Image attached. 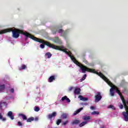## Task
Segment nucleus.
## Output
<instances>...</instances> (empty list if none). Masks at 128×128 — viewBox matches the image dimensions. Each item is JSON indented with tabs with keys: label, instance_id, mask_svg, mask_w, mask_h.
Here are the masks:
<instances>
[{
	"label": "nucleus",
	"instance_id": "1",
	"mask_svg": "<svg viewBox=\"0 0 128 128\" xmlns=\"http://www.w3.org/2000/svg\"><path fill=\"white\" fill-rule=\"evenodd\" d=\"M64 52L65 54H68V56L70 58H71L72 62H74L75 64H76L78 66H80L83 74L86 73V72H92V74H96L99 76L100 78H102V80H104V82H106L109 86H112V83L110 80H108L106 77V76H104V75L101 72H96V70H94V69L88 68L86 67V66H85L84 64H82L81 63L78 62V61L76 59V58H74V56L72 55V52H69L66 50V51H65Z\"/></svg>",
	"mask_w": 128,
	"mask_h": 128
},
{
	"label": "nucleus",
	"instance_id": "2",
	"mask_svg": "<svg viewBox=\"0 0 128 128\" xmlns=\"http://www.w3.org/2000/svg\"><path fill=\"white\" fill-rule=\"evenodd\" d=\"M12 32V36L14 38H19L20 34H24V36H26V40H27V38H32V40H36L37 42H40V41H38V38H36V36L32 35L30 34L24 32L22 30H20L18 28L13 30L12 28H9L2 30L1 31H0V34H6V32Z\"/></svg>",
	"mask_w": 128,
	"mask_h": 128
},
{
	"label": "nucleus",
	"instance_id": "3",
	"mask_svg": "<svg viewBox=\"0 0 128 128\" xmlns=\"http://www.w3.org/2000/svg\"><path fill=\"white\" fill-rule=\"evenodd\" d=\"M45 44L47 46H48L49 48H54V50H61V52H65L66 50V49H62V46H56L54 44H52L48 42H47L45 43Z\"/></svg>",
	"mask_w": 128,
	"mask_h": 128
},
{
	"label": "nucleus",
	"instance_id": "4",
	"mask_svg": "<svg viewBox=\"0 0 128 128\" xmlns=\"http://www.w3.org/2000/svg\"><path fill=\"white\" fill-rule=\"evenodd\" d=\"M52 34H56V32H58V34H62L63 36H66V32H64V30L62 29H60L58 28H53L52 30Z\"/></svg>",
	"mask_w": 128,
	"mask_h": 128
},
{
	"label": "nucleus",
	"instance_id": "5",
	"mask_svg": "<svg viewBox=\"0 0 128 128\" xmlns=\"http://www.w3.org/2000/svg\"><path fill=\"white\" fill-rule=\"evenodd\" d=\"M94 98L95 102H100V100L102 98V93H100V92H97L96 96H94Z\"/></svg>",
	"mask_w": 128,
	"mask_h": 128
},
{
	"label": "nucleus",
	"instance_id": "6",
	"mask_svg": "<svg viewBox=\"0 0 128 128\" xmlns=\"http://www.w3.org/2000/svg\"><path fill=\"white\" fill-rule=\"evenodd\" d=\"M36 38L38 39V41H36V40H35V42H40V44H42L40 45V48H44V44L45 46H46V44H46V42H48L44 41L42 39H40L36 37Z\"/></svg>",
	"mask_w": 128,
	"mask_h": 128
},
{
	"label": "nucleus",
	"instance_id": "7",
	"mask_svg": "<svg viewBox=\"0 0 128 128\" xmlns=\"http://www.w3.org/2000/svg\"><path fill=\"white\" fill-rule=\"evenodd\" d=\"M123 102V104L124 106V108H125V110L126 112H128V106L126 105V100H124V98L123 96L122 95V93L119 94Z\"/></svg>",
	"mask_w": 128,
	"mask_h": 128
},
{
	"label": "nucleus",
	"instance_id": "8",
	"mask_svg": "<svg viewBox=\"0 0 128 128\" xmlns=\"http://www.w3.org/2000/svg\"><path fill=\"white\" fill-rule=\"evenodd\" d=\"M56 112H54L52 114H49L48 115V118L52 120V118H56Z\"/></svg>",
	"mask_w": 128,
	"mask_h": 128
},
{
	"label": "nucleus",
	"instance_id": "9",
	"mask_svg": "<svg viewBox=\"0 0 128 128\" xmlns=\"http://www.w3.org/2000/svg\"><path fill=\"white\" fill-rule=\"evenodd\" d=\"M114 90H116V86L114 85L110 89V94L112 96H114Z\"/></svg>",
	"mask_w": 128,
	"mask_h": 128
},
{
	"label": "nucleus",
	"instance_id": "10",
	"mask_svg": "<svg viewBox=\"0 0 128 128\" xmlns=\"http://www.w3.org/2000/svg\"><path fill=\"white\" fill-rule=\"evenodd\" d=\"M125 122H128V111L122 112Z\"/></svg>",
	"mask_w": 128,
	"mask_h": 128
},
{
	"label": "nucleus",
	"instance_id": "11",
	"mask_svg": "<svg viewBox=\"0 0 128 128\" xmlns=\"http://www.w3.org/2000/svg\"><path fill=\"white\" fill-rule=\"evenodd\" d=\"M53 42L55 44H62V41L60 40V38H58V37H55L53 40Z\"/></svg>",
	"mask_w": 128,
	"mask_h": 128
},
{
	"label": "nucleus",
	"instance_id": "12",
	"mask_svg": "<svg viewBox=\"0 0 128 128\" xmlns=\"http://www.w3.org/2000/svg\"><path fill=\"white\" fill-rule=\"evenodd\" d=\"M8 116L10 118V120H14V117L12 115V111L8 112Z\"/></svg>",
	"mask_w": 128,
	"mask_h": 128
},
{
	"label": "nucleus",
	"instance_id": "13",
	"mask_svg": "<svg viewBox=\"0 0 128 128\" xmlns=\"http://www.w3.org/2000/svg\"><path fill=\"white\" fill-rule=\"evenodd\" d=\"M78 98L80 99V100H82L83 102H86V100H88V98H84L82 95L78 96Z\"/></svg>",
	"mask_w": 128,
	"mask_h": 128
},
{
	"label": "nucleus",
	"instance_id": "14",
	"mask_svg": "<svg viewBox=\"0 0 128 128\" xmlns=\"http://www.w3.org/2000/svg\"><path fill=\"white\" fill-rule=\"evenodd\" d=\"M81 90H80V88H75L74 91V94H80Z\"/></svg>",
	"mask_w": 128,
	"mask_h": 128
},
{
	"label": "nucleus",
	"instance_id": "15",
	"mask_svg": "<svg viewBox=\"0 0 128 128\" xmlns=\"http://www.w3.org/2000/svg\"><path fill=\"white\" fill-rule=\"evenodd\" d=\"M82 110H84L83 108H81L79 109H78L76 111L74 112V116H76V114H78L79 112H82Z\"/></svg>",
	"mask_w": 128,
	"mask_h": 128
},
{
	"label": "nucleus",
	"instance_id": "16",
	"mask_svg": "<svg viewBox=\"0 0 128 128\" xmlns=\"http://www.w3.org/2000/svg\"><path fill=\"white\" fill-rule=\"evenodd\" d=\"M56 80V76H52L49 78V82H52L54 80Z\"/></svg>",
	"mask_w": 128,
	"mask_h": 128
},
{
	"label": "nucleus",
	"instance_id": "17",
	"mask_svg": "<svg viewBox=\"0 0 128 128\" xmlns=\"http://www.w3.org/2000/svg\"><path fill=\"white\" fill-rule=\"evenodd\" d=\"M80 122V121L78 120H74L71 124L72 126H74V124H78Z\"/></svg>",
	"mask_w": 128,
	"mask_h": 128
},
{
	"label": "nucleus",
	"instance_id": "18",
	"mask_svg": "<svg viewBox=\"0 0 128 128\" xmlns=\"http://www.w3.org/2000/svg\"><path fill=\"white\" fill-rule=\"evenodd\" d=\"M19 116H22L23 120H28L26 116L22 114H19Z\"/></svg>",
	"mask_w": 128,
	"mask_h": 128
},
{
	"label": "nucleus",
	"instance_id": "19",
	"mask_svg": "<svg viewBox=\"0 0 128 128\" xmlns=\"http://www.w3.org/2000/svg\"><path fill=\"white\" fill-rule=\"evenodd\" d=\"M33 120H34V118L32 116V117L28 118V119H27L26 122H33Z\"/></svg>",
	"mask_w": 128,
	"mask_h": 128
},
{
	"label": "nucleus",
	"instance_id": "20",
	"mask_svg": "<svg viewBox=\"0 0 128 128\" xmlns=\"http://www.w3.org/2000/svg\"><path fill=\"white\" fill-rule=\"evenodd\" d=\"M84 120H90V116H84L82 118Z\"/></svg>",
	"mask_w": 128,
	"mask_h": 128
},
{
	"label": "nucleus",
	"instance_id": "21",
	"mask_svg": "<svg viewBox=\"0 0 128 128\" xmlns=\"http://www.w3.org/2000/svg\"><path fill=\"white\" fill-rule=\"evenodd\" d=\"M45 56H46L48 57V58H52V54H50V52H48L46 53Z\"/></svg>",
	"mask_w": 128,
	"mask_h": 128
},
{
	"label": "nucleus",
	"instance_id": "22",
	"mask_svg": "<svg viewBox=\"0 0 128 128\" xmlns=\"http://www.w3.org/2000/svg\"><path fill=\"white\" fill-rule=\"evenodd\" d=\"M88 124V122H83L79 124V126H80V128H82V126H85V124Z\"/></svg>",
	"mask_w": 128,
	"mask_h": 128
},
{
	"label": "nucleus",
	"instance_id": "23",
	"mask_svg": "<svg viewBox=\"0 0 128 128\" xmlns=\"http://www.w3.org/2000/svg\"><path fill=\"white\" fill-rule=\"evenodd\" d=\"M0 120H2V122H6V118H2V113H0Z\"/></svg>",
	"mask_w": 128,
	"mask_h": 128
},
{
	"label": "nucleus",
	"instance_id": "24",
	"mask_svg": "<svg viewBox=\"0 0 128 128\" xmlns=\"http://www.w3.org/2000/svg\"><path fill=\"white\" fill-rule=\"evenodd\" d=\"M26 66L23 64L21 67L19 68V70H26Z\"/></svg>",
	"mask_w": 128,
	"mask_h": 128
},
{
	"label": "nucleus",
	"instance_id": "25",
	"mask_svg": "<svg viewBox=\"0 0 128 128\" xmlns=\"http://www.w3.org/2000/svg\"><path fill=\"white\" fill-rule=\"evenodd\" d=\"M6 88V86L4 84L0 85V92H2V90H4Z\"/></svg>",
	"mask_w": 128,
	"mask_h": 128
},
{
	"label": "nucleus",
	"instance_id": "26",
	"mask_svg": "<svg viewBox=\"0 0 128 128\" xmlns=\"http://www.w3.org/2000/svg\"><path fill=\"white\" fill-rule=\"evenodd\" d=\"M62 118H63V120H66V118H68V115H66V114H63L62 115Z\"/></svg>",
	"mask_w": 128,
	"mask_h": 128
},
{
	"label": "nucleus",
	"instance_id": "27",
	"mask_svg": "<svg viewBox=\"0 0 128 128\" xmlns=\"http://www.w3.org/2000/svg\"><path fill=\"white\" fill-rule=\"evenodd\" d=\"M114 90H116V92H117V94H122L120 92V90L116 88V86H115V89Z\"/></svg>",
	"mask_w": 128,
	"mask_h": 128
},
{
	"label": "nucleus",
	"instance_id": "28",
	"mask_svg": "<svg viewBox=\"0 0 128 128\" xmlns=\"http://www.w3.org/2000/svg\"><path fill=\"white\" fill-rule=\"evenodd\" d=\"M108 108H112V110H116V108L114 107V106H112V104L108 106Z\"/></svg>",
	"mask_w": 128,
	"mask_h": 128
},
{
	"label": "nucleus",
	"instance_id": "29",
	"mask_svg": "<svg viewBox=\"0 0 128 128\" xmlns=\"http://www.w3.org/2000/svg\"><path fill=\"white\" fill-rule=\"evenodd\" d=\"M82 62H84V64H88V60H86V58H84V57L82 58Z\"/></svg>",
	"mask_w": 128,
	"mask_h": 128
},
{
	"label": "nucleus",
	"instance_id": "30",
	"mask_svg": "<svg viewBox=\"0 0 128 128\" xmlns=\"http://www.w3.org/2000/svg\"><path fill=\"white\" fill-rule=\"evenodd\" d=\"M34 110L35 112H40V108L38 106H35L34 108Z\"/></svg>",
	"mask_w": 128,
	"mask_h": 128
},
{
	"label": "nucleus",
	"instance_id": "31",
	"mask_svg": "<svg viewBox=\"0 0 128 128\" xmlns=\"http://www.w3.org/2000/svg\"><path fill=\"white\" fill-rule=\"evenodd\" d=\"M62 122V120L58 119L56 122V124L57 126H60V124Z\"/></svg>",
	"mask_w": 128,
	"mask_h": 128
},
{
	"label": "nucleus",
	"instance_id": "32",
	"mask_svg": "<svg viewBox=\"0 0 128 128\" xmlns=\"http://www.w3.org/2000/svg\"><path fill=\"white\" fill-rule=\"evenodd\" d=\"M92 114H100V112H96V111H94L92 112Z\"/></svg>",
	"mask_w": 128,
	"mask_h": 128
},
{
	"label": "nucleus",
	"instance_id": "33",
	"mask_svg": "<svg viewBox=\"0 0 128 128\" xmlns=\"http://www.w3.org/2000/svg\"><path fill=\"white\" fill-rule=\"evenodd\" d=\"M68 98V96H64L62 98V102H64V100H66V98Z\"/></svg>",
	"mask_w": 128,
	"mask_h": 128
},
{
	"label": "nucleus",
	"instance_id": "34",
	"mask_svg": "<svg viewBox=\"0 0 128 128\" xmlns=\"http://www.w3.org/2000/svg\"><path fill=\"white\" fill-rule=\"evenodd\" d=\"M68 120H66L62 124V126H66V124H68Z\"/></svg>",
	"mask_w": 128,
	"mask_h": 128
},
{
	"label": "nucleus",
	"instance_id": "35",
	"mask_svg": "<svg viewBox=\"0 0 128 128\" xmlns=\"http://www.w3.org/2000/svg\"><path fill=\"white\" fill-rule=\"evenodd\" d=\"M18 126H22V122L19 121L18 122Z\"/></svg>",
	"mask_w": 128,
	"mask_h": 128
},
{
	"label": "nucleus",
	"instance_id": "36",
	"mask_svg": "<svg viewBox=\"0 0 128 128\" xmlns=\"http://www.w3.org/2000/svg\"><path fill=\"white\" fill-rule=\"evenodd\" d=\"M86 74H85L84 76L81 79V80H86Z\"/></svg>",
	"mask_w": 128,
	"mask_h": 128
},
{
	"label": "nucleus",
	"instance_id": "37",
	"mask_svg": "<svg viewBox=\"0 0 128 128\" xmlns=\"http://www.w3.org/2000/svg\"><path fill=\"white\" fill-rule=\"evenodd\" d=\"M66 100L67 102H70V98H68V97L66 99Z\"/></svg>",
	"mask_w": 128,
	"mask_h": 128
},
{
	"label": "nucleus",
	"instance_id": "38",
	"mask_svg": "<svg viewBox=\"0 0 128 128\" xmlns=\"http://www.w3.org/2000/svg\"><path fill=\"white\" fill-rule=\"evenodd\" d=\"M120 108H121V110H122V108H124V105L120 104Z\"/></svg>",
	"mask_w": 128,
	"mask_h": 128
},
{
	"label": "nucleus",
	"instance_id": "39",
	"mask_svg": "<svg viewBox=\"0 0 128 128\" xmlns=\"http://www.w3.org/2000/svg\"><path fill=\"white\" fill-rule=\"evenodd\" d=\"M10 92L13 93L14 92V88H12V89L10 90Z\"/></svg>",
	"mask_w": 128,
	"mask_h": 128
},
{
	"label": "nucleus",
	"instance_id": "40",
	"mask_svg": "<svg viewBox=\"0 0 128 128\" xmlns=\"http://www.w3.org/2000/svg\"><path fill=\"white\" fill-rule=\"evenodd\" d=\"M34 120L36 122H38V117L35 118H34Z\"/></svg>",
	"mask_w": 128,
	"mask_h": 128
},
{
	"label": "nucleus",
	"instance_id": "41",
	"mask_svg": "<svg viewBox=\"0 0 128 128\" xmlns=\"http://www.w3.org/2000/svg\"><path fill=\"white\" fill-rule=\"evenodd\" d=\"M72 88H73L72 87H70V88H69V92H72Z\"/></svg>",
	"mask_w": 128,
	"mask_h": 128
},
{
	"label": "nucleus",
	"instance_id": "42",
	"mask_svg": "<svg viewBox=\"0 0 128 128\" xmlns=\"http://www.w3.org/2000/svg\"><path fill=\"white\" fill-rule=\"evenodd\" d=\"M2 102H0V108L1 110H2Z\"/></svg>",
	"mask_w": 128,
	"mask_h": 128
},
{
	"label": "nucleus",
	"instance_id": "43",
	"mask_svg": "<svg viewBox=\"0 0 128 128\" xmlns=\"http://www.w3.org/2000/svg\"><path fill=\"white\" fill-rule=\"evenodd\" d=\"M90 109L91 110H94V106H90Z\"/></svg>",
	"mask_w": 128,
	"mask_h": 128
},
{
	"label": "nucleus",
	"instance_id": "44",
	"mask_svg": "<svg viewBox=\"0 0 128 128\" xmlns=\"http://www.w3.org/2000/svg\"><path fill=\"white\" fill-rule=\"evenodd\" d=\"M126 102V104L128 105V100Z\"/></svg>",
	"mask_w": 128,
	"mask_h": 128
},
{
	"label": "nucleus",
	"instance_id": "45",
	"mask_svg": "<svg viewBox=\"0 0 128 128\" xmlns=\"http://www.w3.org/2000/svg\"><path fill=\"white\" fill-rule=\"evenodd\" d=\"M3 104H6V102H3Z\"/></svg>",
	"mask_w": 128,
	"mask_h": 128
}]
</instances>
